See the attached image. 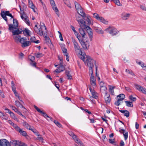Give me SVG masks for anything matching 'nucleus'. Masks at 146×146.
<instances>
[{
  "label": "nucleus",
  "mask_w": 146,
  "mask_h": 146,
  "mask_svg": "<svg viewBox=\"0 0 146 146\" xmlns=\"http://www.w3.org/2000/svg\"><path fill=\"white\" fill-rule=\"evenodd\" d=\"M117 97L118 99H120L121 101H123V100L125 98V96L123 94H120L117 96Z\"/></svg>",
  "instance_id": "32"
},
{
  "label": "nucleus",
  "mask_w": 146,
  "mask_h": 146,
  "mask_svg": "<svg viewBox=\"0 0 146 146\" xmlns=\"http://www.w3.org/2000/svg\"><path fill=\"white\" fill-rule=\"evenodd\" d=\"M19 7L20 10V13L21 14V18L27 24V25L29 26L30 25V22L28 17L26 15L24 11L21 10V6H19Z\"/></svg>",
  "instance_id": "5"
},
{
  "label": "nucleus",
  "mask_w": 146,
  "mask_h": 146,
  "mask_svg": "<svg viewBox=\"0 0 146 146\" xmlns=\"http://www.w3.org/2000/svg\"><path fill=\"white\" fill-rule=\"evenodd\" d=\"M94 18L97 20L100 21L101 22L107 24L108 23V21H106L102 17H100L98 14L96 13H94Z\"/></svg>",
  "instance_id": "14"
},
{
  "label": "nucleus",
  "mask_w": 146,
  "mask_h": 146,
  "mask_svg": "<svg viewBox=\"0 0 146 146\" xmlns=\"http://www.w3.org/2000/svg\"><path fill=\"white\" fill-rule=\"evenodd\" d=\"M15 105L16 106L18 107H20L21 108H23L25 110H26V109L23 106L22 104L20 102H19L18 101L16 100L15 101Z\"/></svg>",
  "instance_id": "27"
},
{
  "label": "nucleus",
  "mask_w": 146,
  "mask_h": 146,
  "mask_svg": "<svg viewBox=\"0 0 146 146\" xmlns=\"http://www.w3.org/2000/svg\"><path fill=\"white\" fill-rule=\"evenodd\" d=\"M96 81H91L90 83L92 86H95L96 85Z\"/></svg>",
  "instance_id": "55"
},
{
  "label": "nucleus",
  "mask_w": 146,
  "mask_h": 146,
  "mask_svg": "<svg viewBox=\"0 0 146 146\" xmlns=\"http://www.w3.org/2000/svg\"><path fill=\"white\" fill-rule=\"evenodd\" d=\"M12 126L14 127V128L17 131H18V130L20 128L19 127L17 124H15L14 123Z\"/></svg>",
  "instance_id": "39"
},
{
  "label": "nucleus",
  "mask_w": 146,
  "mask_h": 146,
  "mask_svg": "<svg viewBox=\"0 0 146 146\" xmlns=\"http://www.w3.org/2000/svg\"><path fill=\"white\" fill-rule=\"evenodd\" d=\"M106 31L112 36L116 35L119 32L116 28L113 27H109L106 29Z\"/></svg>",
  "instance_id": "7"
},
{
  "label": "nucleus",
  "mask_w": 146,
  "mask_h": 146,
  "mask_svg": "<svg viewBox=\"0 0 146 146\" xmlns=\"http://www.w3.org/2000/svg\"><path fill=\"white\" fill-rule=\"evenodd\" d=\"M28 1L29 7L32 9L33 10H34L35 6L34 5L32 2L30 0H28Z\"/></svg>",
  "instance_id": "34"
},
{
  "label": "nucleus",
  "mask_w": 146,
  "mask_h": 146,
  "mask_svg": "<svg viewBox=\"0 0 146 146\" xmlns=\"http://www.w3.org/2000/svg\"><path fill=\"white\" fill-rule=\"evenodd\" d=\"M62 51L63 53H65L64 54H66V53H68L67 52V50L66 48H63L62 49Z\"/></svg>",
  "instance_id": "62"
},
{
  "label": "nucleus",
  "mask_w": 146,
  "mask_h": 146,
  "mask_svg": "<svg viewBox=\"0 0 146 146\" xmlns=\"http://www.w3.org/2000/svg\"><path fill=\"white\" fill-rule=\"evenodd\" d=\"M13 38L16 42H17L18 41H19L20 39L21 38V36L19 35H15L13 36Z\"/></svg>",
  "instance_id": "33"
},
{
  "label": "nucleus",
  "mask_w": 146,
  "mask_h": 146,
  "mask_svg": "<svg viewBox=\"0 0 146 146\" xmlns=\"http://www.w3.org/2000/svg\"><path fill=\"white\" fill-rule=\"evenodd\" d=\"M9 114L11 116V117L13 118L15 116V114L12 112L11 111L10 113Z\"/></svg>",
  "instance_id": "64"
},
{
  "label": "nucleus",
  "mask_w": 146,
  "mask_h": 146,
  "mask_svg": "<svg viewBox=\"0 0 146 146\" xmlns=\"http://www.w3.org/2000/svg\"><path fill=\"white\" fill-rule=\"evenodd\" d=\"M53 122L58 127H62L61 125L58 121L54 120V121Z\"/></svg>",
  "instance_id": "49"
},
{
  "label": "nucleus",
  "mask_w": 146,
  "mask_h": 146,
  "mask_svg": "<svg viewBox=\"0 0 146 146\" xmlns=\"http://www.w3.org/2000/svg\"><path fill=\"white\" fill-rule=\"evenodd\" d=\"M72 41L73 43L75 51L76 53H78V54L80 55L79 57H81L82 55L84 54L83 52H82L81 49L80 48L78 43L75 39H72Z\"/></svg>",
  "instance_id": "4"
},
{
  "label": "nucleus",
  "mask_w": 146,
  "mask_h": 146,
  "mask_svg": "<svg viewBox=\"0 0 146 146\" xmlns=\"http://www.w3.org/2000/svg\"><path fill=\"white\" fill-rule=\"evenodd\" d=\"M92 96L90 97V100H91V99L94 98L97 99L98 98V94L96 92L94 91L93 92H92L91 93Z\"/></svg>",
  "instance_id": "25"
},
{
  "label": "nucleus",
  "mask_w": 146,
  "mask_h": 146,
  "mask_svg": "<svg viewBox=\"0 0 146 146\" xmlns=\"http://www.w3.org/2000/svg\"><path fill=\"white\" fill-rule=\"evenodd\" d=\"M129 98L132 102H135L136 100V98L135 97H133L131 95L129 96Z\"/></svg>",
  "instance_id": "45"
},
{
  "label": "nucleus",
  "mask_w": 146,
  "mask_h": 146,
  "mask_svg": "<svg viewBox=\"0 0 146 146\" xmlns=\"http://www.w3.org/2000/svg\"><path fill=\"white\" fill-rule=\"evenodd\" d=\"M19 42L21 44V46L23 48L28 46L31 44V42L27 40L26 37L22 38L20 39Z\"/></svg>",
  "instance_id": "6"
},
{
  "label": "nucleus",
  "mask_w": 146,
  "mask_h": 146,
  "mask_svg": "<svg viewBox=\"0 0 146 146\" xmlns=\"http://www.w3.org/2000/svg\"><path fill=\"white\" fill-rule=\"evenodd\" d=\"M30 40L31 41V42H32L36 43H38L40 42V41L38 40L35 41L36 38L35 37H31Z\"/></svg>",
  "instance_id": "31"
},
{
  "label": "nucleus",
  "mask_w": 146,
  "mask_h": 146,
  "mask_svg": "<svg viewBox=\"0 0 146 146\" xmlns=\"http://www.w3.org/2000/svg\"><path fill=\"white\" fill-rule=\"evenodd\" d=\"M140 7L143 10L146 11V8L144 6H143V5H140Z\"/></svg>",
  "instance_id": "63"
},
{
  "label": "nucleus",
  "mask_w": 146,
  "mask_h": 146,
  "mask_svg": "<svg viewBox=\"0 0 146 146\" xmlns=\"http://www.w3.org/2000/svg\"><path fill=\"white\" fill-rule=\"evenodd\" d=\"M18 146H27V144H26L25 143H23V142H22L20 141H19L18 143Z\"/></svg>",
  "instance_id": "46"
},
{
  "label": "nucleus",
  "mask_w": 146,
  "mask_h": 146,
  "mask_svg": "<svg viewBox=\"0 0 146 146\" xmlns=\"http://www.w3.org/2000/svg\"><path fill=\"white\" fill-rule=\"evenodd\" d=\"M50 3L53 9L55 11L57 15L59 17L60 16V14L58 11V9L57 8L56 5L55 3L53 0H50Z\"/></svg>",
  "instance_id": "12"
},
{
  "label": "nucleus",
  "mask_w": 146,
  "mask_h": 146,
  "mask_svg": "<svg viewBox=\"0 0 146 146\" xmlns=\"http://www.w3.org/2000/svg\"><path fill=\"white\" fill-rule=\"evenodd\" d=\"M46 30V27L44 24L42 23H40V27L38 28L37 25H35L34 29L36 33L40 36H42L43 35V29Z\"/></svg>",
  "instance_id": "3"
},
{
  "label": "nucleus",
  "mask_w": 146,
  "mask_h": 146,
  "mask_svg": "<svg viewBox=\"0 0 146 146\" xmlns=\"http://www.w3.org/2000/svg\"><path fill=\"white\" fill-rule=\"evenodd\" d=\"M121 100L120 99H118L117 101L115 102V104L117 106H119L120 104V103L121 102Z\"/></svg>",
  "instance_id": "50"
},
{
  "label": "nucleus",
  "mask_w": 146,
  "mask_h": 146,
  "mask_svg": "<svg viewBox=\"0 0 146 146\" xmlns=\"http://www.w3.org/2000/svg\"><path fill=\"white\" fill-rule=\"evenodd\" d=\"M85 28L87 30V31L88 35V36L90 41L93 40V32H92V30L91 29L90 27L88 26H86Z\"/></svg>",
  "instance_id": "10"
},
{
  "label": "nucleus",
  "mask_w": 146,
  "mask_h": 146,
  "mask_svg": "<svg viewBox=\"0 0 146 146\" xmlns=\"http://www.w3.org/2000/svg\"><path fill=\"white\" fill-rule=\"evenodd\" d=\"M23 126L26 129H29V130H31V126L26 122L23 121Z\"/></svg>",
  "instance_id": "22"
},
{
  "label": "nucleus",
  "mask_w": 146,
  "mask_h": 146,
  "mask_svg": "<svg viewBox=\"0 0 146 146\" xmlns=\"http://www.w3.org/2000/svg\"><path fill=\"white\" fill-rule=\"evenodd\" d=\"M126 72L128 74H131L133 76H135V74L131 70L126 69L125 70Z\"/></svg>",
  "instance_id": "47"
},
{
  "label": "nucleus",
  "mask_w": 146,
  "mask_h": 146,
  "mask_svg": "<svg viewBox=\"0 0 146 146\" xmlns=\"http://www.w3.org/2000/svg\"><path fill=\"white\" fill-rule=\"evenodd\" d=\"M96 31L99 34H103V31L100 28L98 27H96L94 28Z\"/></svg>",
  "instance_id": "30"
},
{
  "label": "nucleus",
  "mask_w": 146,
  "mask_h": 146,
  "mask_svg": "<svg viewBox=\"0 0 146 146\" xmlns=\"http://www.w3.org/2000/svg\"><path fill=\"white\" fill-rule=\"evenodd\" d=\"M93 67H89V73L90 75V76H93V70L92 69Z\"/></svg>",
  "instance_id": "41"
},
{
  "label": "nucleus",
  "mask_w": 146,
  "mask_h": 146,
  "mask_svg": "<svg viewBox=\"0 0 146 146\" xmlns=\"http://www.w3.org/2000/svg\"><path fill=\"white\" fill-rule=\"evenodd\" d=\"M100 90L101 91H105L106 92V91L107 90V87L105 86L101 87H100Z\"/></svg>",
  "instance_id": "51"
},
{
  "label": "nucleus",
  "mask_w": 146,
  "mask_h": 146,
  "mask_svg": "<svg viewBox=\"0 0 146 146\" xmlns=\"http://www.w3.org/2000/svg\"><path fill=\"white\" fill-rule=\"evenodd\" d=\"M36 56L37 58H39L42 56V53H37L36 54Z\"/></svg>",
  "instance_id": "56"
},
{
  "label": "nucleus",
  "mask_w": 146,
  "mask_h": 146,
  "mask_svg": "<svg viewBox=\"0 0 146 146\" xmlns=\"http://www.w3.org/2000/svg\"><path fill=\"white\" fill-rule=\"evenodd\" d=\"M19 141L16 140H12L11 141V143L13 146H18V143Z\"/></svg>",
  "instance_id": "28"
},
{
  "label": "nucleus",
  "mask_w": 146,
  "mask_h": 146,
  "mask_svg": "<svg viewBox=\"0 0 146 146\" xmlns=\"http://www.w3.org/2000/svg\"><path fill=\"white\" fill-rule=\"evenodd\" d=\"M85 20H86V21H87L88 23V24H89L91 23V21L90 18V17H86L85 18Z\"/></svg>",
  "instance_id": "52"
},
{
  "label": "nucleus",
  "mask_w": 146,
  "mask_h": 146,
  "mask_svg": "<svg viewBox=\"0 0 146 146\" xmlns=\"http://www.w3.org/2000/svg\"><path fill=\"white\" fill-rule=\"evenodd\" d=\"M115 139H109V141L110 143H111L112 144H113L114 143Z\"/></svg>",
  "instance_id": "60"
},
{
  "label": "nucleus",
  "mask_w": 146,
  "mask_h": 146,
  "mask_svg": "<svg viewBox=\"0 0 146 146\" xmlns=\"http://www.w3.org/2000/svg\"><path fill=\"white\" fill-rule=\"evenodd\" d=\"M0 146H11V143L7 139H2L0 140Z\"/></svg>",
  "instance_id": "13"
},
{
  "label": "nucleus",
  "mask_w": 146,
  "mask_h": 146,
  "mask_svg": "<svg viewBox=\"0 0 146 146\" xmlns=\"http://www.w3.org/2000/svg\"><path fill=\"white\" fill-rule=\"evenodd\" d=\"M76 36L78 38L80 43L81 41H82L83 40V38H82V37H81L80 35H78Z\"/></svg>",
  "instance_id": "44"
},
{
  "label": "nucleus",
  "mask_w": 146,
  "mask_h": 146,
  "mask_svg": "<svg viewBox=\"0 0 146 146\" xmlns=\"http://www.w3.org/2000/svg\"><path fill=\"white\" fill-rule=\"evenodd\" d=\"M125 102L126 104V106L127 107H133V104L131 102L128 101H125Z\"/></svg>",
  "instance_id": "36"
},
{
  "label": "nucleus",
  "mask_w": 146,
  "mask_h": 146,
  "mask_svg": "<svg viewBox=\"0 0 146 146\" xmlns=\"http://www.w3.org/2000/svg\"><path fill=\"white\" fill-rule=\"evenodd\" d=\"M31 65L33 66L36 67V62L34 61H31L30 63Z\"/></svg>",
  "instance_id": "57"
},
{
  "label": "nucleus",
  "mask_w": 146,
  "mask_h": 146,
  "mask_svg": "<svg viewBox=\"0 0 146 146\" xmlns=\"http://www.w3.org/2000/svg\"><path fill=\"white\" fill-rule=\"evenodd\" d=\"M78 22L81 27H83L84 26L85 27L86 26H87L86 25L85 21H84L83 19H80L79 20V21Z\"/></svg>",
  "instance_id": "20"
},
{
  "label": "nucleus",
  "mask_w": 146,
  "mask_h": 146,
  "mask_svg": "<svg viewBox=\"0 0 146 146\" xmlns=\"http://www.w3.org/2000/svg\"><path fill=\"white\" fill-rule=\"evenodd\" d=\"M134 86L136 89L139 91L146 94V89L140 85L137 84H135Z\"/></svg>",
  "instance_id": "11"
},
{
  "label": "nucleus",
  "mask_w": 146,
  "mask_h": 146,
  "mask_svg": "<svg viewBox=\"0 0 146 146\" xmlns=\"http://www.w3.org/2000/svg\"><path fill=\"white\" fill-rule=\"evenodd\" d=\"M111 1H113V2L118 6H121L122 5L120 3L119 0H112Z\"/></svg>",
  "instance_id": "37"
},
{
  "label": "nucleus",
  "mask_w": 146,
  "mask_h": 146,
  "mask_svg": "<svg viewBox=\"0 0 146 146\" xmlns=\"http://www.w3.org/2000/svg\"><path fill=\"white\" fill-rule=\"evenodd\" d=\"M34 107L35 109L38 111V112L41 113L42 115L45 118H46V117L49 118L50 120L52 121V118L50 117H49L45 112H43L42 111H41L35 105L34 106Z\"/></svg>",
  "instance_id": "9"
},
{
  "label": "nucleus",
  "mask_w": 146,
  "mask_h": 146,
  "mask_svg": "<svg viewBox=\"0 0 146 146\" xmlns=\"http://www.w3.org/2000/svg\"><path fill=\"white\" fill-rule=\"evenodd\" d=\"M1 16L2 18L6 22L7 21V19L6 17V16H9L11 17V18L13 19V20L14 19L13 16L12 15L9 13V12L8 11H6L5 12L4 11H1Z\"/></svg>",
  "instance_id": "8"
},
{
  "label": "nucleus",
  "mask_w": 146,
  "mask_h": 146,
  "mask_svg": "<svg viewBox=\"0 0 146 146\" xmlns=\"http://www.w3.org/2000/svg\"><path fill=\"white\" fill-rule=\"evenodd\" d=\"M44 36V37L45 38V39L46 42L49 43L50 42H51V41L49 37L47 36V33L46 32L45 33H43V35H42Z\"/></svg>",
  "instance_id": "26"
},
{
  "label": "nucleus",
  "mask_w": 146,
  "mask_h": 146,
  "mask_svg": "<svg viewBox=\"0 0 146 146\" xmlns=\"http://www.w3.org/2000/svg\"><path fill=\"white\" fill-rule=\"evenodd\" d=\"M80 28L79 29V31L81 35L82 38L85 37V33L84 31V30L83 28Z\"/></svg>",
  "instance_id": "24"
},
{
  "label": "nucleus",
  "mask_w": 146,
  "mask_h": 146,
  "mask_svg": "<svg viewBox=\"0 0 146 146\" xmlns=\"http://www.w3.org/2000/svg\"><path fill=\"white\" fill-rule=\"evenodd\" d=\"M64 55L66 56V60L67 61H69V56H68V54L66 53V54H64Z\"/></svg>",
  "instance_id": "61"
},
{
  "label": "nucleus",
  "mask_w": 146,
  "mask_h": 146,
  "mask_svg": "<svg viewBox=\"0 0 146 146\" xmlns=\"http://www.w3.org/2000/svg\"><path fill=\"white\" fill-rule=\"evenodd\" d=\"M74 5L75 7L76 10L82 8V7L80 4L76 1H75Z\"/></svg>",
  "instance_id": "29"
},
{
  "label": "nucleus",
  "mask_w": 146,
  "mask_h": 146,
  "mask_svg": "<svg viewBox=\"0 0 146 146\" xmlns=\"http://www.w3.org/2000/svg\"><path fill=\"white\" fill-rule=\"evenodd\" d=\"M75 142L78 145L80 146H85L82 143L81 141L78 138L76 139L75 141Z\"/></svg>",
  "instance_id": "38"
},
{
  "label": "nucleus",
  "mask_w": 146,
  "mask_h": 146,
  "mask_svg": "<svg viewBox=\"0 0 146 146\" xmlns=\"http://www.w3.org/2000/svg\"><path fill=\"white\" fill-rule=\"evenodd\" d=\"M119 111L121 113H124V115L127 117L129 115V112L127 110H120Z\"/></svg>",
  "instance_id": "23"
},
{
  "label": "nucleus",
  "mask_w": 146,
  "mask_h": 146,
  "mask_svg": "<svg viewBox=\"0 0 146 146\" xmlns=\"http://www.w3.org/2000/svg\"><path fill=\"white\" fill-rule=\"evenodd\" d=\"M77 13L78 14H80V13H81V14H80L81 16L83 17V19H85V18L86 17V16H85V13L83 12V10H82V8L80 9H78L77 10Z\"/></svg>",
  "instance_id": "19"
},
{
  "label": "nucleus",
  "mask_w": 146,
  "mask_h": 146,
  "mask_svg": "<svg viewBox=\"0 0 146 146\" xmlns=\"http://www.w3.org/2000/svg\"><path fill=\"white\" fill-rule=\"evenodd\" d=\"M123 135L124 137V139L125 140H126L128 138V132H125V133H123Z\"/></svg>",
  "instance_id": "54"
},
{
  "label": "nucleus",
  "mask_w": 146,
  "mask_h": 146,
  "mask_svg": "<svg viewBox=\"0 0 146 146\" xmlns=\"http://www.w3.org/2000/svg\"><path fill=\"white\" fill-rule=\"evenodd\" d=\"M109 92L111 95H114V89L115 88V86H111L110 85L109 86Z\"/></svg>",
  "instance_id": "21"
},
{
  "label": "nucleus",
  "mask_w": 146,
  "mask_h": 146,
  "mask_svg": "<svg viewBox=\"0 0 146 146\" xmlns=\"http://www.w3.org/2000/svg\"><path fill=\"white\" fill-rule=\"evenodd\" d=\"M18 132L21 135H22L23 136L25 137L27 139H28V137H29V136L28 135L26 131H23L21 128L20 129Z\"/></svg>",
  "instance_id": "17"
},
{
  "label": "nucleus",
  "mask_w": 146,
  "mask_h": 146,
  "mask_svg": "<svg viewBox=\"0 0 146 146\" xmlns=\"http://www.w3.org/2000/svg\"><path fill=\"white\" fill-rule=\"evenodd\" d=\"M31 130H30L32 131L36 135L38 134V131L35 129H32L31 128Z\"/></svg>",
  "instance_id": "58"
},
{
  "label": "nucleus",
  "mask_w": 146,
  "mask_h": 146,
  "mask_svg": "<svg viewBox=\"0 0 146 146\" xmlns=\"http://www.w3.org/2000/svg\"><path fill=\"white\" fill-rule=\"evenodd\" d=\"M29 58L31 62L33 61V60L35 59V57L33 56L30 55L29 56Z\"/></svg>",
  "instance_id": "53"
},
{
  "label": "nucleus",
  "mask_w": 146,
  "mask_h": 146,
  "mask_svg": "<svg viewBox=\"0 0 146 146\" xmlns=\"http://www.w3.org/2000/svg\"><path fill=\"white\" fill-rule=\"evenodd\" d=\"M82 47L85 50H88L89 47L90 45L89 41H86V42L81 41L80 43Z\"/></svg>",
  "instance_id": "15"
},
{
  "label": "nucleus",
  "mask_w": 146,
  "mask_h": 146,
  "mask_svg": "<svg viewBox=\"0 0 146 146\" xmlns=\"http://www.w3.org/2000/svg\"><path fill=\"white\" fill-rule=\"evenodd\" d=\"M37 136V139L39 140V141H41L42 142H43V138L41 136V135H40L37 134L36 135Z\"/></svg>",
  "instance_id": "40"
},
{
  "label": "nucleus",
  "mask_w": 146,
  "mask_h": 146,
  "mask_svg": "<svg viewBox=\"0 0 146 146\" xmlns=\"http://www.w3.org/2000/svg\"><path fill=\"white\" fill-rule=\"evenodd\" d=\"M130 15L129 13H123L121 14V17L123 19L126 20L128 19Z\"/></svg>",
  "instance_id": "18"
},
{
  "label": "nucleus",
  "mask_w": 146,
  "mask_h": 146,
  "mask_svg": "<svg viewBox=\"0 0 146 146\" xmlns=\"http://www.w3.org/2000/svg\"><path fill=\"white\" fill-rule=\"evenodd\" d=\"M86 55L85 54H83V55H82L81 57H79V58L84 61L85 65L88 66L89 67H93L94 66V64L96 66V74L97 76V67L96 63V61L92 59L90 56H86L85 57V56Z\"/></svg>",
  "instance_id": "2"
},
{
  "label": "nucleus",
  "mask_w": 146,
  "mask_h": 146,
  "mask_svg": "<svg viewBox=\"0 0 146 146\" xmlns=\"http://www.w3.org/2000/svg\"><path fill=\"white\" fill-rule=\"evenodd\" d=\"M12 85V89L13 91L16 90L15 86V84L13 81H12L11 82Z\"/></svg>",
  "instance_id": "48"
},
{
  "label": "nucleus",
  "mask_w": 146,
  "mask_h": 146,
  "mask_svg": "<svg viewBox=\"0 0 146 146\" xmlns=\"http://www.w3.org/2000/svg\"><path fill=\"white\" fill-rule=\"evenodd\" d=\"M57 67L60 70L61 72L65 70V68L63 65L61 63H60L59 64V66Z\"/></svg>",
  "instance_id": "35"
},
{
  "label": "nucleus",
  "mask_w": 146,
  "mask_h": 146,
  "mask_svg": "<svg viewBox=\"0 0 146 146\" xmlns=\"http://www.w3.org/2000/svg\"><path fill=\"white\" fill-rule=\"evenodd\" d=\"M18 22L17 20L13 19V24H9V30L11 31L13 35L14 36L18 35L21 34L23 31L22 30H20L18 28Z\"/></svg>",
  "instance_id": "1"
},
{
  "label": "nucleus",
  "mask_w": 146,
  "mask_h": 146,
  "mask_svg": "<svg viewBox=\"0 0 146 146\" xmlns=\"http://www.w3.org/2000/svg\"><path fill=\"white\" fill-rule=\"evenodd\" d=\"M81 16L80 14L76 13V20L78 21H79V20L80 19L81 17Z\"/></svg>",
  "instance_id": "42"
},
{
  "label": "nucleus",
  "mask_w": 146,
  "mask_h": 146,
  "mask_svg": "<svg viewBox=\"0 0 146 146\" xmlns=\"http://www.w3.org/2000/svg\"><path fill=\"white\" fill-rule=\"evenodd\" d=\"M125 89L128 92H131V90L129 87H125Z\"/></svg>",
  "instance_id": "59"
},
{
  "label": "nucleus",
  "mask_w": 146,
  "mask_h": 146,
  "mask_svg": "<svg viewBox=\"0 0 146 146\" xmlns=\"http://www.w3.org/2000/svg\"><path fill=\"white\" fill-rule=\"evenodd\" d=\"M23 33L25 35L26 34L27 35H30L29 31L26 28H25L23 31Z\"/></svg>",
  "instance_id": "43"
},
{
  "label": "nucleus",
  "mask_w": 146,
  "mask_h": 146,
  "mask_svg": "<svg viewBox=\"0 0 146 146\" xmlns=\"http://www.w3.org/2000/svg\"><path fill=\"white\" fill-rule=\"evenodd\" d=\"M104 99L105 102L107 104H108L110 103L111 100V98L110 95L108 94L107 92H105V95L104 97Z\"/></svg>",
  "instance_id": "16"
}]
</instances>
